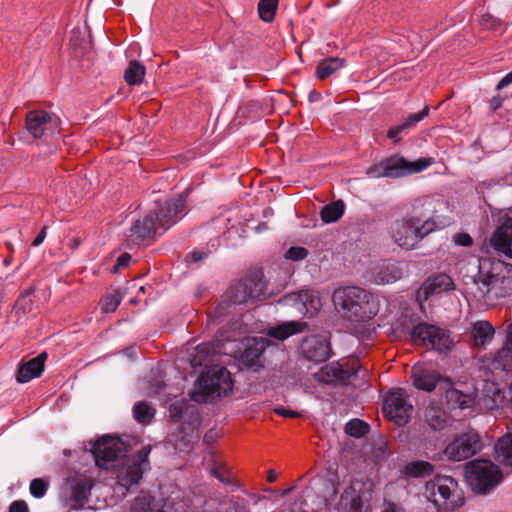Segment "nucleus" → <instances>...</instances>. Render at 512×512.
<instances>
[{
  "instance_id": "obj_1",
  "label": "nucleus",
  "mask_w": 512,
  "mask_h": 512,
  "mask_svg": "<svg viewBox=\"0 0 512 512\" xmlns=\"http://www.w3.org/2000/svg\"><path fill=\"white\" fill-rule=\"evenodd\" d=\"M432 201L417 199L412 204V210L401 218L391 221L387 226L389 240L398 248L411 251L419 243L437 229V224L431 215Z\"/></svg>"
},
{
  "instance_id": "obj_2",
  "label": "nucleus",
  "mask_w": 512,
  "mask_h": 512,
  "mask_svg": "<svg viewBox=\"0 0 512 512\" xmlns=\"http://www.w3.org/2000/svg\"><path fill=\"white\" fill-rule=\"evenodd\" d=\"M186 205V196L183 194L157 203L153 210L133 223L130 228V237L145 241L162 235L180 220Z\"/></svg>"
},
{
  "instance_id": "obj_3",
  "label": "nucleus",
  "mask_w": 512,
  "mask_h": 512,
  "mask_svg": "<svg viewBox=\"0 0 512 512\" xmlns=\"http://www.w3.org/2000/svg\"><path fill=\"white\" fill-rule=\"evenodd\" d=\"M332 299L336 309L350 321H368L379 312L376 297L360 287L339 288L334 291Z\"/></svg>"
},
{
  "instance_id": "obj_4",
  "label": "nucleus",
  "mask_w": 512,
  "mask_h": 512,
  "mask_svg": "<svg viewBox=\"0 0 512 512\" xmlns=\"http://www.w3.org/2000/svg\"><path fill=\"white\" fill-rule=\"evenodd\" d=\"M478 268V274L474 278L477 289L475 295L478 299H498L512 292V279L503 274V263L483 259L479 261Z\"/></svg>"
},
{
  "instance_id": "obj_5",
  "label": "nucleus",
  "mask_w": 512,
  "mask_h": 512,
  "mask_svg": "<svg viewBox=\"0 0 512 512\" xmlns=\"http://www.w3.org/2000/svg\"><path fill=\"white\" fill-rule=\"evenodd\" d=\"M232 388L230 372L225 367H218L199 377L191 399L195 402L208 403L215 398L227 395Z\"/></svg>"
},
{
  "instance_id": "obj_6",
  "label": "nucleus",
  "mask_w": 512,
  "mask_h": 512,
  "mask_svg": "<svg viewBox=\"0 0 512 512\" xmlns=\"http://www.w3.org/2000/svg\"><path fill=\"white\" fill-rule=\"evenodd\" d=\"M151 447L144 446L136 454L125 456L119 463L112 465V475L117 484L129 489L142 479L145 471L150 469L149 455Z\"/></svg>"
},
{
  "instance_id": "obj_7",
  "label": "nucleus",
  "mask_w": 512,
  "mask_h": 512,
  "mask_svg": "<svg viewBox=\"0 0 512 512\" xmlns=\"http://www.w3.org/2000/svg\"><path fill=\"white\" fill-rule=\"evenodd\" d=\"M465 478L477 493H487L502 480L500 468L490 460L475 459L465 464Z\"/></svg>"
},
{
  "instance_id": "obj_8",
  "label": "nucleus",
  "mask_w": 512,
  "mask_h": 512,
  "mask_svg": "<svg viewBox=\"0 0 512 512\" xmlns=\"http://www.w3.org/2000/svg\"><path fill=\"white\" fill-rule=\"evenodd\" d=\"M431 164L430 160L420 158L408 161L402 156L392 155L370 166L366 174L371 178H400L425 170Z\"/></svg>"
},
{
  "instance_id": "obj_9",
  "label": "nucleus",
  "mask_w": 512,
  "mask_h": 512,
  "mask_svg": "<svg viewBox=\"0 0 512 512\" xmlns=\"http://www.w3.org/2000/svg\"><path fill=\"white\" fill-rule=\"evenodd\" d=\"M413 411V405L409 401V396L405 389L395 388L386 394L383 403V412L385 416L397 426L401 427L406 425L411 419Z\"/></svg>"
},
{
  "instance_id": "obj_10",
  "label": "nucleus",
  "mask_w": 512,
  "mask_h": 512,
  "mask_svg": "<svg viewBox=\"0 0 512 512\" xmlns=\"http://www.w3.org/2000/svg\"><path fill=\"white\" fill-rule=\"evenodd\" d=\"M128 450L129 445L126 442L110 435L98 439L91 448L96 465L105 469H108L109 463L124 458Z\"/></svg>"
},
{
  "instance_id": "obj_11",
  "label": "nucleus",
  "mask_w": 512,
  "mask_h": 512,
  "mask_svg": "<svg viewBox=\"0 0 512 512\" xmlns=\"http://www.w3.org/2000/svg\"><path fill=\"white\" fill-rule=\"evenodd\" d=\"M410 335L415 343L439 352L447 351L453 345L449 331L428 323H419L414 326Z\"/></svg>"
},
{
  "instance_id": "obj_12",
  "label": "nucleus",
  "mask_w": 512,
  "mask_h": 512,
  "mask_svg": "<svg viewBox=\"0 0 512 512\" xmlns=\"http://www.w3.org/2000/svg\"><path fill=\"white\" fill-rule=\"evenodd\" d=\"M266 285L258 274L248 275L237 284L231 286L226 293L229 305L244 304L248 301L259 300L265 296Z\"/></svg>"
},
{
  "instance_id": "obj_13",
  "label": "nucleus",
  "mask_w": 512,
  "mask_h": 512,
  "mask_svg": "<svg viewBox=\"0 0 512 512\" xmlns=\"http://www.w3.org/2000/svg\"><path fill=\"white\" fill-rule=\"evenodd\" d=\"M481 448L479 434L470 431L457 436L450 442L446 446L444 454L449 460L463 461L477 454Z\"/></svg>"
},
{
  "instance_id": "obj_14",
  "label": "nucleus",
  "mask_w": 512,
  "mask_h": 512,
  "mask_svg": "<svg viewBox=\"0 0 512 512\" xmlns=\"http://www.w3.org/2000/svg\"><path fill=\"white\" fill-rule=\"evenodd\" d=\"M59 125V120L53 113L44 110L29 111L25 118V127L34 139H40L53 134Z\"/></svg>"
},
{
  "instance_id": "obj_15",
  "label": "nucleus",
  "mask_w": 512,
  "mask_h": 512,
  "mask_svg": "<svg viewBox=\"0 0 512 512\" xmlns=\"http://www.w3.org/2000/svg\"><path fill=\"white\" fill-rule=\"evenodd\" d=\"M304 358L311 362H325L331 356V347L324 334H314L303 339L300 345Z\"/></svg>"
},
{
  "instance_id": "obj_16",
  "label": "nucleus",
  "mask_w": 512,
  "mask_h": 512,
  "mask_svg": "<svg viewBox=\"0 0 512 512\" xmlns=\"http://www.w3.org/2000/svg\"><path fill=\"white\" fill-rule=\"evenodd\" d=\"M69 483V506L73 510L85 507L94 485L93 479L84 474H76L68 480Z\"/></svg>"
},
{
  "instance_id": "obj_17",
  "label": "nucleus",
  "mask_w": 512,
  "mask_h": 512,
  "mask_svg": "<svg viewBox=\"0 0 512 512\" xmlns=\"http://www.w3.org/2000/svg\"><path fill=\"white\" fill-rule=\"evenodd\" d=\"M285 301L308 318H312L320 311L322 303L318 292L314 290H301L285 296Z\"/></svg>"
},
{
  "instance_id": "obj_18",
  "label": "nucleus",
  "mask_w": 512,
  "mask_h": 512,
  "mask_svg": "<svg viewBox=\"0 0 512 512\" xmlns=\"http://www.w3.org/2000/svg\"><path fill=\"white\" fill-rule=\"evenodd\" d=\"M411 379L416 389L432 392L441 381V374L426 365L416 364L411 369Z\"/></svg>"
},
{
  "instance_id": "obj_19",
  "label": "nucleus",
  "mask_w": 512,
  "mask_h": 512,
  "mask_svg": "<svg viewBox=\"0 0 512 512\" xmlns=\"http://www.w3.org/2000/svg\"><path fill=\"white\" fill-rule=\"evenodd\" d=\"M490 245L499 253L512 258V218L506 217L495 229Z\"/></svg>"
},
{
  "instance_id": "obj_20",
  "label": "nucleus",
  "mask_w": 512,
  "mask_h": 512,
  "mask_svg": "<svg viewBox=\"0 0 512 512\" xmlns=\"http://www.w3.org/2000/svg\"><path fill=\"white\" fill-rule=\"evenodd\" d=\"M355 375L356 371H349L348 369H345L340 363L332 362L330 364L324 365L320 368L319 371L314 373V378L318 382L332 384L337 381H349L350 378Z\"/></svg>"
},
{
  "instance_id": "obj_21",
  "label": "nucleus",
  "mask_w": 512,
  "mask_h": 512,
  "mask_svg": "<svg viewBox=\"0 0 512 512\" xmlns=\"http://www.w3.org/2000/svg\"><path fill=\"white\" fill-rule=\"evenodd\" d=\"M132 510L133 512H184V507L181 503H175L167 499L161 509L156 510L154 497L150 494H144L135 498Z\"/></svg>"
},
{
  "instance_id": "obj_22",
  "label": "nucleus",
  "mask_w": 512,
  "mask_h": 512,
  "mask_svg": "<svg viewBox=\"0 0 512 512\" xmlns=\"http://www.w3.org/2000/svg\"><path fill=\"white\" fill-rule=\"evenodd\" d=\"M48 355L41 352L36 357L21 364L16 373V380L19 383H27L30 380L39 377L43 370Z\"/></svg>"
},
{
  "instance_id": "obj_23",
  "label": "nucleus",
  "mask_w": 512,
  "mask_h": 512,
  "mask_svg": "<svg viewBox=\"0 0 512 512\" xmlns=\"http://www.w3.org/2000/svg\"><path fill=\"white\" fill-rule=\"evenodd\" d=\"M457 482L451 476H440L435 479L432 484V492L435 497L434 502L439 501L446 503L451 495L456 491Z\"/></svg>"
},
{
  "instance_id": "obj_24",
  "label": "nucleus",
  "mask_w": 512,
  "mask_h": 512,
  "mask_svg": "<svg viewBox=\"0 0 512 512\" xmlns=\"http://www.w3.org/2000/svg\"><path fill=\"white\" fill-rule=\"evenodd\" d=\"M430 108L426 105L420 112L410 114L402 123L391 127L387 132V137L390 139H394L395 142L399 141L398 135L401 133L410 130L423 120L425 117L429 115Z\"/></svg>"
},
{
  "instance_id": "obj_25",
  "label": "nucleus",
  "mask_w": 512,
  "mask_h": 512,
  "mask_svg": "<svg viewBox=\"0 0 512 512\" xmlns=\"http://www.w3.org/2000/svg\"><path fill=\"white\" fill-rule=\"evenodd\" d=\"M307 327V323L303 321H288L271 327L268 335L278 340H286L292 335L301 333Z\"/></svg>"
},
{
  "instance_id": "obj_26",
  "label": "nucleus",
  "mask_w": 512,
  "mask_h": 512,
  "mask_svg": "<svg viewBox=\"0 0 512 512\" xmlns=\"http://www.w3.org/2000/svg\"><path fill=\"white\" fill-rule=\"evenodd\" d=\"M445 398L447 404L452 409H465L473 406L475 402V394L473 392H463L457 388H449L446 391Z\"/></svg>"
},
{
  "instance_id": "obj_27",
  "label": "nucleus",
  "mask_w": 512,
  "mask_h": 512,
  "mask_svg": "<svg viewBox=\"0 0 512 512\" xmlns=\"http://www.w3.org/2000/svg\"><path fill=\"white\" fill-rule=\"evenodd\" d=\"M453 288V281L447 274H438L430 277L424 285L425 297L449 291Z\"/></svg>"
},
{
  "instance_id": "obj_28",
  "label": "nucleus",
  "mask_w": 512,
  "mask_h": 512,
  "mask_svg": "<svg viewBox=\"0 0 512 512\" xmlns=\"http://www.w3.org/2000/svg\"><path fill=\"white\" fill-rule=\"evenodd\" d=\"M495 458L504 466L512 468V434L499 438L495 444Z\"/></svg>"
},
{
  "instance_id": "obj_29",
  "label": "nucleus",
  "mask_w": 512,
  "mask_h": 512,
  "mask_svg": "<svg viewBox=\"0 0 512 512\" xmlns=\"http://www.w3.org/2000/svg\"><path fill=\"white\" fill-rule=\"evenodd\" d=\"M346 64L345 59L339 57H327L321 60L316 67V77L318 79H326L334 74Z\"/></svg>"
},
{
  "instance_id": "obj_30",
  "label": "nucleus",
  "mask_w": 512,
  "mask_h": 512,
  "mask_svg": "<svg viewBox=\"0 0 512 512\" xmlns=\"http://www.w3.org/2000/svg\"><path fill=\"white\" fill-rule=\"evenodd\" d=\"M445 415L440 406L431 403L424 411V420L433 430H442L446 424Z\"/></svg>"
},
{
  "instance_id": "obj_31",
  "label": "nucleus",
  "mask_w": 512,
  "mask_h": 512,
  "mask_svg": "<svg viewBox=\"0 0 512 512\" xmlns=\"http://www.w3.org/2000/svg\"><path fill=\"white\" fill-rule=\"evenodd\" d=\"M494 327L488 321H477L472 326V336L476 345H485L494 336Z\"/></svg>"
},
{
  "instance_id": "obj_32",
  "label": "nucleus",
  "mask_w": 512,
  "mask_h": 512,
  "mask_svg": "<svg viewBox=\"0 0 512 512\" xmlns=\"http://www.w3.org/2000/svg\"><path fill=\"white\" fill-rule=\"evenodd\" d=\"M265 349V341L264 339L254 338V342L252 345L246 347L242 354V360L249 367H254L259 364L260 358Z\"/></svg>"
},
{
  "instance_id": "obj_33",
  "label": "nucleus",
  "mask_w": 512,
  "mask_h": 512,
  "mask_svg": "<svg viewBox=\"0 0 512 512\" xmlns=\"http://www.w3.org/2000/svg\"><path fill=\"white\" fill-rule=\"evenodd\" d=\"M344 212V202L337 200L323 206L320 211V217L324 223H333L338 221L343 216Z\"/></svg>"
},
{
  "instance_id": "obj_34",
  "label": "nucleus",
  "mask_w": 512,
  "mask_h": 512,
  "mask_svg": "<svg viewBox=\"0 0 512 512\" xmlns=\"http://www.w3.org/2000/svg\"><path fill=\"white\" fill-rule=\"evenodd\" d=\"M145 72L146 70L143 64L139 61L132 60L129 62L124 72V80L128 85H139L144 79Z\"/></svg>"
},
{
  "instance_id": "obj_35",
  "label": "nucleus",
  "mask_w": 512,
  "mask_h": 512,
  "mask_svg": "<svg viewBox=\"0 0 512 512\" xmlns=\"http://www.w3.org/2000/svg\"><path fill=\"white\" fill-rule=\"evenodd\" d=\"M494 369L501 371H512V348L505 345L500 348L492 361Z\"/></svg>"
},
{
  "instance_id": "obj_36",
  "label": "nucleus",
  "mask_w": 512,
  "mask_h": 512,
  "mask_svg": "<svg viewBox=\"0 0 512 512\" xmlns=\"http://www.w3.org/2000/svg\"><path fill=\"white\" fill-rule=\"evenodd\" d=\"M434 471V466L423 460L413 461L406 465V475L414 478H422L430 476Z\"/></svg>"
},
{
  "instance_id": "obj_37",
  "label": "nucleus",
  "mask_w": 512,
  "mask_h": 512,
  "mask_svg": "<svg viewBox=\"0 0 512 512\" xmlns=\"http://www.w3.org/2000/svg\"><path fill=\"white\" fill-rule=\"evenodd\" d=\"M70 46L76 57L84 55L91 48V34H73Z\"/></svg>"
},
{
  "instance_id": "obj_38",
  "label": "nucleus",
  "mask_w": 512,
  "mask_h": 512,
  "mask_svg": "<svg viewBox=\"0 0 512 512\" xmlns=\"http://www.w3.org/2000/svg\"><path fill=\"white\" fill-rule=\"evenodd\" d=\"M401 277V270L394 264H385L377 272V281L381 284L392 283Z\"/></svg>"
},
{
  "instance_id": "obj_39",
  "label": "nucleus",
  "mask_w": 512,
  "mask_h": 512,
  "mask_svg": "<svg viewBox=\"0 0 512 512\" xmlns=\"http://www.w3.org/2000/svg\"><path fill=\"white\" fill-rule=\"evenodd\" d=\"M349 494H351V498L347 508L348 512H370V505L365 503L361 494L355 493L354 490H351L350 492L345 490L342 495V499H346Z\"/></svg>"
},
{
  "instance_id": "obj_40",
  "label": "nucleus",
  "mask_w": 512,
  "mask_h": 512,
  "mask_svg": "<svg viewBox=\"0 0 512 512\" xmlns=\"http://www.w3.org/2000/svg\"><path fill=\"white\" fill-rule=\"evenodd\" d=\"M155 410L146 402H137L133 406V415L137 422L149 424L154 417Z\"/></svg>"
},
{
  "instance_id": "obj_41",
  "label": "nucleus",
  "mask_w": 512,
  "mask_h": 512,
  "mask_svg": "<svg viewBox=\"0 0 512 512\" xmlns=\"http://www.w3.org/2000/svg\"><path fill=\"white\" fill-rule=\"evenodd\" d=\"M344 430L354 438H361L369 432L370 426L363 420L355 418L346 423Z\"/></svg>"
},
{
  "instance_id": "obj_42",
  "label": "nucleus",
  "mask_w": 512,
  "mask_h": 512,
  "mask_svg": "<svg viewBox=\"0 0 512 512\" xmlns=\"http://www.w3.org/2000/svg\"><path fill=\"white\" fill-rule=\"evenodd\" d=\"M277 6L278 0H260L258 4L259 17L265 22L272 21L274 19Z\"/></svg>"
},
{
  "instance_id": "obj_43",
  "label": "nucleus",
  "mask_w": 512,
  "mask_h": 512,
  "mask_svg": "<svg viewBox=\"0 0 512 512\" xmlns=\"http://www.w3.org/2000/svg\"><path fill=\"white\" fill-rule=\"evenodd\" d=\"M479 27L481 30H498L506 29L501 19L493 16L490 13H485L479 19Z\"/></svg>"
},
{
  "instance_id": "obj_44",
  "label": "nucleus",
  "mask_w": 512,
  "mask_h": 512,
  "mask_svg": "<svg viewBox=\"0 0 512 512\" xmlns=\"http://www.w3.org/2000/svg\"><path fill=\"white\" fill-rule=\"evenodd\" d=\"M122 296L119 293H113L105 296L101 300V310L103 313L114 312L120 305Z\"/></svg>"
},
{
  "instance_id": "obj_45",
  "label": "nucleus",
  "mask_w": 512,
  "mask_h": 512,
  "mask_svg": "<svg viewBox=\"0 0 512 512\" xmlns=\"http://www.w3.org/2000/svg\"><path fill=\"white\" fill-rule=\"evenodd\" d=\"M49 487V483L42 478H35L30 483V493L35 498L43 497Z\"/></svg>"
},
{
  "instance_id": "obj_46",
  "label": "nucleus",
  "mask_w": 512,
  "mask_h": 512,
  "mask_svg": "<svg viewBox=\"0 0 512 512\" xmlns=\"http://www.w3.org/2000/svg\"><path fill=\"white\" fill-rule=\"evenodd\" d=\"M309 252L305 247L302 246H293L290 247L286 252L284 257L288 260L293 261H301L308 256Z\"/></svg>"
},
{
  "instance_id": "obj_47",
  "label": "nucleus",
  "mask_w": 512,
  "mask_h": 512,
  "mask_svg": "<svg viewBox=\"0 0 512 512\" xmlns=\"http://www.w3.org/2000/svg\"><path fill=\"white\" fill-rule=\"evenodd\" d=\"M453 240L455 244L463 247H470L473 244L472 237L468 233H457Z\"/></svg>"
},
{
  "instance_id": "obj_48",
  "label": "nucleus",
  "mask_w": 512,
  "mask_h": 512,
  "mask_svg": "<svg viewBox=\"0 0 512 512\" xmlns=\"http://www.w3.org/2000/svg\"><path fill=\"white\" fill-rule=\"evenodd\" d=\"M227 512H250L249 506L244 499H235Z\"/></svg>"
},
{
  "instance_id": "obj_49",
  "label": "nucleus",
  "mask_w": 512,
  "mask_h": 512,
  "mask_svg": "<svg viewBox=\"0 0 512 512\" xmlns=\"http://www.w3.org/2000/svg\"><path fill=\"white\" fill-rule=\"evenodd\" d=\"M130 261H131V255L129 253H122L118 257V259L113 267V272H118L120 269L128 267Z\"/></svg>"
},
{
  "instance_id": "obj_50",
  "label": "nucleus",
  "mask_w": 512,
  "mask_h": 512,
  "mask_svg": "<svg viewBox=\"0 0 512 512\" xmlns=\"http://www.w3.org/2000/svg\"><path fill=\"white\" fill-rule=\"evenodd\" d=\"M9 512H29V508L24 500H16L11 503Z\"/></svg>"
},
{
  "instance_id": "obj_51",
  "label": "nucleus",
  "mask_w": 512,
  "mask_h": 512,
  "mask_svg": "<svg viewBox=\"0 0 512 512\" xmlns=\"http://www.w3.org/2000/svg\"><path fill=\"white\" fill-rule=\"evenodd\" d=\"M95 22H96L95 25L92 26L90 24V18H87L85 20L86 29L88 32H92L93 29H96V30L104 29V27H103L104 16L103 15H98L95 19Z\"/></svg>"
},
{
  "instance_id": "obj_52",
  "label": "nucleus",
  "mask_w": 512,
  "mask_h": 512,
  "mask_svg": "<svg viewBox=\"0 0 512 512\" xmlns=\"http://www.w3.org/2000/svg\"><path fill=\"white\" fill-rule=\"evenodd\" d=\"M275 413L282 416V417H288V418H296V417H299L300 416V413L295 411V410H291V409H286L284 407H278V408H275Z\"/></svg>"
},
{
  "instance_id": "obj_53",
  "label": "nucleus",
  "mask_w": 512,
  "mask_h": 512,
  "mask_svg": "<svg viewBox=\"0 0 512 512\" xmlns=\"http://www.w3.org/2000/svg\"><path fill=\"white\" fill-rule=\"evenodd\" d=\"M512 83V70L507 73L496 85L497 90H501L504 87L510 85Z\"/></svg>"
},
{
  "instance_id": "obj_54",
  "label": "nucleus",
  "mask_w": 512,
  "mask_h": 512,
  "mask_svg": "<svg viewBox=\"0 0 512 512\" xmlns=\"http://www.w3.org/2000/svg\"><path fill=\"white\" fill-rule=\"evenodd\" d=\"M46 231H47V226H44L41 231L39 232V234L35 237V239L33 240L32 242V245L33 246H39L43 243V241L45 240V237H46Z\"/></svg>"
},
{
  "instance_id": "obj_55",
  "label": "nucleus",
  "mask_w": 512,
  "mask_h": 512,
  "mask_svg": "<svg viewBox=\"0 0 512 512\" xmlns=\"http://www.w3.org/2000/svg\"><path fill=\"white\" fill-rule=\"evenodd\" d=\"M503 99L500 96H495L490 100V109L492 111L498 110L502 106Z\"/></svg>"
},
{
  "instance_id": "obj_56",
  "label": "nucleus",
  "mask_w": 512,
  "mask_h": 512,
  "mask_svg": "<svg viewBox=\"0 0 512 512\" xmlns=\"http://www.w3.org/2000/svg\"><path fill=\"white\" fill-rule=\"evenodd\" d=\"M211 474H212V476L217 478L222 483H224L226 485L230 484V480L227 477H225L217 468H213L211 470Z\"/></svg>"
},
{
  "instance_id": "obj_57",
  "label": "nucleus",
  "mask_w": 512,
  "mask_h": 512,
  "mask_svg": "<svg viewBox=\"0 0 512 512\" xmlns=\"http://www.w3.org/2000/svg\"><path fill=\"white\" fill-rule=\"evenodd\" d=\"M383 511H385V512H406L402 506H400L396 503H388Z\"/></svg>"
},
{
  "instance_id": "obj_58",
  "label": "nucleus",
  "mask_w": 512,
  "mask_h": 512,
  "mask_svg": "<svg viewBox=\"0 0 512 512\" xmlns=\"http://www.w3.org/2000/svg\"><path fill=\"white\" fill-rule=\"evenodd\" d=\"M505 345L512 348V322L507 325Z\"/></svg>"
},
{
  "instance_id": "obj_59",
  "label": "nucleus",
  "mask_w": 512,
  "mask_h": 512,
  "mask_svg": "<svg viewBox=\"0 0 512 512\" xmlns=\"http://www.w3.org/2000/svg\"><path fill=\"white\" fill-rule=\"evenodd\" d=\"M207 256L206 253L202 252V251H193L191 253V258L194 262H198V261H201L203 260L205 257Z\"/></svg>"
},
{
  "instance_id": "obj_60",
  "label": "nucleus",
  "mask_w": 512,
  "mask_h": 512,
  "mask_svg": "<svg viewBox=\"0 0 512 512\" xmlns=\"http://www.w3.org/2000/svg\"><path fill=\"white\" fill-rule=\"evenodd\" d=\"M197 351L199 353H205L206 355H208L210 353V345L206 344V343H202L197 346Z\"/></svg>"
},
{
  "instance_id": "obj_61",
  "label": "nucleus",
  "mask_w": 512,
  "mask_h": 512,
  "mask_svg": "<svg viewBox=\"0 0 512 512\" xmlns=\"http://www.w3.org/2000/svg\"><path fill=\"white\" fill-rule=\"evenodd\" d=\"M80 244L81 239L79 237H74L71 239L69 246L72 250H76L80 246Z\"/></svg>"
},
{
  "instance_id": "obj_62",
  "label": "nucleus",
  "mask_w": 512,
  "mask_h": 512,
  "mask_svg": "<svg viewBox=\"0 0 512 512\" xmlns=\"http://www.w3.org/2000/svg\"><path fill=\"white\" fill-rule=\"evenodd\" d=\"M276 478H277V475H276L275 470H273V469L268 470V472H267V481L272 483V482H274L276 480Z\"/></svg>"
},
{
  "instance_id": "obj_63",
  "label": "nucleus",
  "mask_w": 512,
  "mask_h": 512,
  "mask_svg": "<svg viewBox=\"0 0 512 512\" xmlns=\"http://www.w3.org/2000/svg\"><path fill=\"white\" fill-rule=\"evenodd\" d=\"M268 230V224L266 222H260L256 227H255V231L260 233V232H263V231H266Z\"/></svg>"
},
{
  "instance_id": "obj_64",
  "label": "nucleus",
  "mask_w": 512,
  "mask_h": 512,
  "mask_svg": "<svg viewBox=\"0 0 512 512\" xmlns=\"http://www.w3.org/2000/svg\"><path fill=\"white\" fill-rule=\"evenodd\" d=\"M211 441H213V435L212 431H209L204 435V442L210 443Z\"/></svg>"
}]
</instances>
